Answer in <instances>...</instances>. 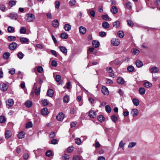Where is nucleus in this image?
I'll list each match as a JSON object with an SVG mask.
<instances>
[{"label":"nucleus","instance_id":"obj_48","mask_svg":"<svg viewBox=\"0 0 160 160\" xmlns=\"http://www.w3.org/2000/svg\"><path fill=\"white\" fill-rule=\"evenodd\" d=\"M73 150V146H71L69 147L67 149V151L68 152V153H70L72 152V151Z\"/></svg>","mask_w":160,"mask_h":160},{"label":"nucleus","instance_id":"obj_9","mask_svg":"<svg viewBox=\"0 0 160 160\" xmlns=\"http://www.w3.org/2000/svg\"><path fill=\"white\" fill-rule=\"evenodd\" d=\"M89 116L92 118H94L96 116V112L93 110H91L89 112Z\"/></svg>","mask_w":160,"mask_h":160},{"label":"nucleus","instance_id":"obj_10","mask_svg":"<svg viewBox=\"0 0 160 160\" xmlns=\"http://www.w3.org/2000/svg\"><path fill=\"white\" fill-rule=\"evenodd\" d=\"M143 86L146 88H149L152 86V84L149 82H146L143 84Z\"/></svg>","mask_w":160,"mask_h":160},{"label":"nucleus","instance_id":"obj_60","mask_svg":"<svg viewBox=\"0 0 160 160\" xmlns=\"http://www.w3.org/2000/svg\"><path fill=\"white\" fill-rule=\"evenodd\" d=\"M55 8L58 9L60 5V2L58 1H56L55 2Z\"/></svg>","mask_w":160,"mask_h":160},{"label":"nucleus","instance_id":"obj_33","mask_svg":"<svg viewBox=\"0 0 160 160\" xmlns=\"http://www.w3.org/2000/svg\"><path fill=\"white\" fill-rule=\"evenodd\" d=\"M8 39L9 41H13L16 40V37L14 36H9L8 37Z\"/></svg>","mask_w":160,"mask_h":160},{"label":"nucleus","instance_id":"obj_63","mask_svg":"<svg viewBox=\"0 0 160 160\" xmlns=\"http://www.w3.org/2000/svg\"><path fill=\"white\" fill-rule=\"evenodd\" d=\"M46 155L48 157H49L52 155V152L50 150L47 151L46 152Z\"/></svg>","mask_w":160,"mask_h":160},{"label":"nucleus","instance_id":"obj_21","mask_svg":"<svg viewBox=\"0 0 160 160\" xmlns=\"http://www.w3.org/2000/svg\"><path fill=\"white\" fill-rule=\"evenodd\" d=\"M59 48L61 51L63 53L65 54L67 53V49L66 47L64 46H60Z\"/></svg>","mask_w":160,"mask_h":160},{"label":"nucleus","instance_id":"obj_25","mask_svg":"<svg viewBox=\"0 0 160 160\" xmlns=\"http://www.w3.org/2000/svg\"><path fill=\"white\" fill-rule=\"evenodd\" d=\"M120 26V22L117 20L115 21L113 23V26L114 28H118Z\"/></svg>","mask_w":160,"mask_h":160},{"label":"nucleus","instance_id":"obj_19","mask_svg":"<svg viewBox=\"0 0 160 160\" xmlns=\"http://www.w3.org/2000/svg\"><path fill=\"white\" fill-rule=\"evenodd\" d=\"M131 53L134 55H138L139 53V51L135 48L132 49L131 51Z\"/></svg>","mask_w":160,"mask_h":160},{"label":"nucleus","instance_id":"obj_23","mask_svg":"<svg viewBox=\"0 0 160 160\" xmlns=\"http://www.w3.org/2000/svg\"><path fill=\"white\" fill-rule=\"evenodd\" d=\"M111 11L112 13L116 14L118 12L117 8L116 6H113L112 7Z\"/></svg>","mask_w":160,"mask_h":160},{"label":"nucleus","instance_id":"obj_32","mask_svg":"<svg viewBox=\"0 0 160 160\" xmlns=\"http://www.w3.org/2000/svg\"><path fill=\"white\" fill-rule=\"evenodd\" d=\"M10 17L12 19L16 20L18 18V16L17 14L12 13L10 15Z\"/></svg>","mask_w":160,"mask_h":160},{"label":"nucleus","instance_id":"obj_43","mask_svg":"<svg viewBox=\"0 0 160 160\" xmlns=\"http://www.w3.org/2000/svg\"><path fill=\"white\" fill-rule=\"evenodd\" d=\"M16 1L11 0L9 2V5L10 6L12 7L16 4Z\"/></svg>","mask_w":160,"mask_h":160},{"label":"nucleus","instance_id":"obj_51","mask_svg":"<svg viewBox=\"0 0 160 160\" xmlns=\"http://www.w3.org/2000/svg\"><path fill=\"white\" fill-rule=\"evenodd\" d=\"M105 110L107 112L109 113L111 112V108L109 105H107L105 107Z\"/></svg>","mask_w":160,"mask_h":160},{"label":"nucleus","instance_id":"obj_45","mask_svg":"<svg viewBox=\"0 0 160 160\" xmlns=\"http://www.w3.org/2000/svg\"><path fill=\"white\" fill-rule=\"evenodd\" d=\"M17 56L18 58L20 59H21L23 58L24 56V54L23 53H22L21 52H18L17 54Z\"/></svg>","mask_w":160,"mask_h":160},{"label":"nucleus","instance_id":"obj_62","mask_svg":"<svg viewBox=\"0 0 160 160\" xmlns=\"http://www.w3.org/2000/svg\"><path fill=\"white\" fill-rule=\"evenodd\" d=\"M76 3L75 0H70L69 2V4L72 6H74Z\"/></svg>","mask_w":160,"mask_h":160},{"label":"nucleus","instance_id":"obj_27","mask_svg":"<svg viewBox=\"0 0 160 160\" xmlns=\"http://www.w3.org/2000/svg\"><path fill=\"white\" fill-rule=\"evenodd\" d=\"M41 87H37L34 91L36 95H38L40 94V92Z\"/></svg>","mask_w":160,"mask_h":160},{"label":"nucleus","instance_id":"obj_44","mask_svg":"<svg viewBox=\"0 0 160 160\" xmlns=\"http://www.w3.org/2000/svg\"><path fill=\"white\" fill-rule=\"evenodd\" d=\"M102 18L103 19L106 21L109 20V16L107 14L102 15Z\"/></svg>","mask_w":160,"mask_h":160},{"label":"nucleus","instance_id":"obj_42","mask_svg":"<svg viewBox=\"0 0 160 160\" xmlns=\"http://www.w3.org/2000/svg\"><path fill=\"white\" fill-rule=\"evenodd\" d=\"M69 100V97L68 96L65 95L63 98V100L64 102L68 103Z\"/></svg>","mask_w":160,"mask_h":160},{"label":"nucleus","instance_id":"obj_18","mask_svg":"<svg viewBox=\"0 0 160 160\" xmlns=\"http://www.w3.org/2000/svg\"><path fill=\"white\" fill-rule=\"evenodd\" d=\"M64 28L66 31H68L71 29V26L68 24H66L64 25Z\"/></svg>","mask_w":160,"mask_h":160},{"label":"nucleus","instance_id":"obj_14","mask_svg":"<svg viewBox=\"0 0 160 160\" xmlns=\"http://www.w3.org/2000/svg\"><path fill=\"white\" fill-rule=\"evenodd\" d=\"M79 30L80 32L82 34H85L86 32V28L83 26L80 27L79 28Z\"/></svg>","mask_w":160,"mask_h":160},{"label":"nucleus","instance_id":"obj_64","mask_svg":"<svg viewBox=\"0 0 160 160\" xmlns=\"http://www.w3.org/2000/svg\"><path fill=\"white\" fill-rule=\"evenodd\" d=\"M128 23V25L131 27H132L133 25V23L132 21L131 20H128L127 21Z\"/></svg>","mask_w":160,"mask_h":160},{"label":"nucleus","instance_id":"obj_55","mask_svg":"<svg viewBox=\"0 0 160 160\" xmlns=\"http://www.w3.org/2000/svg\"><path fill=\"white\" fill-rule=\"evenodd\" d=\"M125 143H123L122 141H121L119 144V147L120 148H122V149H124V146Z\"/></svg>","mask_w":160,"mask_h":160},{"label":"nucleus","instance_id":"obj_2","mask_svg":"<svg viewBox=\"0 0 160 160\" xmlns=\"http://www.w3.org/2000/svg\"><path fill=\"white\" fill-rule=\"evenodd\" d=\"M64 118V115L62 112H60L58 113L56 117L57 120L60 121L63 120Z\"/></svg>","mask_w":160,"mask_h":160},{"label":"nucleus","instance_id":"obj_61","mask_svg":"<svg viewBox=\"0 0 160 160\" xmlns=\"http://www.w3.org/2000/svg\"><path fill=\"white\" fill-rule=\"evenodd\" d=\"M38 72L40 73H41L43 71V68L41 66H39L37 68Z\"/></svg>","mask_w":160,"mask_h":160},{"label":"nucleus","instance_id":"obj_46","mask_svg":"<svg viewBox=\"0 0 160 160\" xmlns=\"http://www.w3.org/2000/svg\"><path fill=\"white\" fill-rule=\"evenodd\" d=\"M136 144V143L135 142H131L129 143L128 148H131L135 146Z\"/></svg>","mask_w":160,"mask_h":160},{"label":"nucleus","instance_id":"obj_59","mask_svg":"<svg viewBox=\"0 0 160 160\" xmlns=\"http://www.w3.org/2000/svg\"><path fill=\"white\" fill-rule=\"evenodd\" d=\"M61 79V76L59 75H56L55 78V80L57 82H59L60 81Z\"/></svg>","mask_w":160,"mask_h":160},{"label":"nucleus","instance_id":"obj_6","mask_svg":"<svg viewBox=\"0 0 160 160\" xmlns=\"http://www.w3.org/2000/svg\"><path fill=\"white\" fill-rule=\"evenodd\" d=\"M6 105L9 107L12 106L14 104V101L12 99H9L6 101Z\"/></svg>","mask_w":160,"mask_h":160},{"label":"nucleus","instance_id":"obj_26","mask_svg":"<svg viewBox=\"0 0 160 160\" xmlns=\"http://www.w3.org/2000/svg\"><path fill=\"white\" fill-rule=\"evenodd\" d=\"M20 41L21 42L23 43H28L29 41V40L28 38L23 37L21 38H20Z\"/></svg>","mask_w":160,"mask_h":160},{"label":"nucleus","instance_id":"obj_47","mask_svg":"<svg viewBox=\"0 0 160 160\" xmlns=\"http://www.w3.org/2000/svg\"><path fill=\"white\" fill-rule=\"evenodd\" d=\"M75 141L76 144L78 145H80L81 142V140L79 138H76Z\"/></svg>","mask_w":160,"mask_h":160},{"label":"nucleus","instance_id":"obj_56","mask_svg":"<svg viewBox=\"0 0 160 160\" xmlns=\"http://www.w3.org/2000/svg\"><path fill=\"white\" fill-rule=\"evenodd\" d=\"M62 158L64 160H68L69 158V156L68 154H65L62 156Z\"/></svg>","mask_w":160,"mask_h":160},{"label":"nucleus","instance_id":"obj_3","mask_svg":"<svg viewBox=\"0 0 160 160\" xmlns=\"http://www.w3.org/2000/svg\"><path fill=\"white\" fill-rule=\"evenodd\" d=\"M8 87L7 84L3 82H2L0 84V89L1 91L3 92L6 91L7 90Z\"/></svg>","mask_w":160,"mask_h":160},{"label":"nucleus","instance_id":"obj_28","mask_svg":"<svg viewBox=\"0 0 160 160\" xmlns=\"http://www.w3.org/2000/svg\"><path fill=\"white\" fill-rule=\"evenodd\" d=\"M25 133L24 132H21L18 135V137L19 139H22L24 137Z\"/></svg>","mask_w":160,"mask_h":160},{"label":"nucleus","instance_id":"obj_49","mask_svg":"<svg viewBox=\"0 0 160 160\" xmlns=\"http://www.w3.org/2000/svg\"><path fill=\"white\" fill-rule=\"evenodd\" d=\"M95 144H93V146L95 145V146L96 148H98L100 146V144L99 142L97 141V139L95 141Z\"/></svg>","mask_w":160,"mask_h":160},{"label":"nucleus","instance_id":"obj_17","mask_svg":"<svg viewBox=\"0 0 160 160\" xmlns=\"http://www.w3.org/2000/svg\"><path fill=\"white\" fill-rule=\"evenodd\" d=\"M136 65L137 67L140 68L143 65L142 62L139 60H137L135 62Z\"/></svg>","mask_w":160,"mask_h":160},{"label":"nucleus","instance_id":"obj_15","mask_svg":"<svg viewBox=\"0 0 160 160\" xmlns=\"http://www.w3.org/2000/svg\"><path fill=\"white\" fill-rule=\"evenodd\" d=\"M102 27L104 29L108 28L110 27L109 23L107 22H104L102 24Z\"/></svg>","mask_w":160,"mask_h":160},{"label":"nucleus","instance_id":"obj_16","mask_svg":"<svg viewBox=\"0 0 160 160\" xmlns=\"http://www.w3.org/2000/svg\"><path fill=\"white\" fill-rule=\"evenodd\" d=\"M11 132L9 130L7 131L5 133V138L6 139H8L11 137Z\"/></svg>","mask_w":160,"mask_h":160},{"label":"nucleus","instance_id":"obj_7","mask_svg":"<svg viewBox=\"0 0 160 160\" xmlns=\"http://www.w3.org/2000/svg\"><path fill=\"white\" fill-rule=\"evenodd\" d=\"M150 72L152 73H156L158 72L159 69L156 67H153L152 68H150Z\"/></svg>","mask_w":160,"mask_h":160},{"label":"nucleus","instance_id":"obj_24","mask_svg":"<svg viewBox=\"0 0 160 160\" xmlns=\"http://www.w3.org/2000/svg\"><path fill=\"white\" fill-rule=\"evenodd\" d=\"M92 45L94 47L97 48L99 46L100 43L98 41H93L92 42Z\"/></svg>","mask_w":160,"mask_h":160},{"label":"nucleus","instance_id":"obj_39","mask_svg":"<svg viewBox=\"0 0 160 160\" xmlns=\"http://www.w3.org/2000/svg\"><path fill=\"white\" fill-rule=\"evenodd\" d=\"M112 120L114 122H116L118 120V118L115 115H112L111 117Z\"/></svg>","mask_w":160,"mask_h":160},{"label":"nucleus","instance_id":"obj_34","mask_svg":"<svg viewBox=\"0 0 160 160\" xmlns=\"http://www.w3.org/2000/svg\"><path fill=\"white\" fill-rule=\"evenodd\" d=\"M10 54L8 52H6L4 53L3 55V58L6 60L8 59L9 57Z\"/></svg>","mask_w":160,"mask_h":160},{"label":"nucleus","instance_id":"obj_57","mask_svg":"<svg viewBox=\"0 0 160 160\" xmlns=\"http://www.w3.org/2000/svg\"><path fill=\"white\" fill-rule=\"evenodd\" d=\"M106 82L107 84H112L113 83V81L111 79H107L106 80Z\"/></svg>","mask_w":160,"mask_h":160},{"label":"nucleus","instance_id":"obj_11","mask_svg":"<svg viewBox=\"0 0 160 160\" xmlns=\"http://www.w3.org/2000/svg\"><path fill=\"white\" fill-rule=\"evenodd\" d=\"M138 111L136 109H132L131 113L132 114L133 117L137 116L138 114Z\"/></svg>","mask_w":160,"mask_h":160},{"label":"nucleus","instance_id":"obj_29","mask_svg":"<svg viewBox=\"0 0 160 160\" xmlns=\"http://www.w3.org/2000/svg\"><path fill=\"white\" fill-rule=\"evenodd\" d=\"M47 94L50 97H52L53 95V91L52 89L48 90L47 92Z\"/></svg>","mask_w":160,"mask_h":160},{"label":"nucleus","instance_id":"obj_22","mask_svg":"<svg viewBox=\"0 0 160 160\" xmlns=\"http://www.w3.org/2000/svg\"><path fill=\"white\" fill-rule=\"evenodd\" d=\"M138 91L139 93L141 95L144 94L146 92V90L144 88H140Z\"/></svg>","mask_w":160,"mask_h":160},{"label":"nucleus","instance_id":"obj_58","mask_svg":"<svg viewBox=\"0 0 160 160\" xmlns=\"http://www.w3.org/2000/svg\"><path fill=\"white\" fill-rule=\"evenodd\" d=\"M52 66L54 67H56L57 65V62L55 60H52L51 62Z\"/></svg>","mask_w":160,"mask_h":160},{"label":"nucleus","instance_id":"obj_20","mask_svg":"<svg viewBox=\"0 0 160 160\" xmlns=\"http://www.w3.org/2000/svg\"><path fill=\"white\" fill-rule=\"evenodd\" d=\"M49 112L47 108H44L41 111V113L43 115H46L48 114Z\"/></svg>","mask_w":160,"mask_h":160},{"label":"nucleus","instance_id":"obj_41","mask_svg":"<svg viewBox=\"0 0 160 160\" xmlns=\"http://www.w3.org/2000/svg\"><path fill=\"white\" fill-rule=\"evenodd\" d=\"M14 28L12 26H8V31L9 33H12L14 32Z\"/></svg>","mask_w":160,"mask_h":160},{"label":"nucleus","instance_id":"obj_8","mask_svg":"<svg viewBox=\"0 0 160 160\" xmlns=\"http://www.w3.org/2000/svg\"><path fill=\"white\" fill-rule=\"evenodd\" d=\"M102 92L103 94L105 95H108L109 94V91L108 88L105 86L102 87Z\"/></svg>","mask_w":160,"mask_h":160},{"label":"nucleus","instance_id":"obj_31","mask_svg":"<svg viewBox=\"0 0 160 160\" xmlns=\"http://www.w3.org/2000/svg\"><path fill=\"white\" fill-rule=\"evenodd\" d=\"M60 37L62 39H66L68 38V35L66 32H63L61 34Z\"/></svg>","mask_w":160,"mask_h":160},{"label":"nucleus","instance_id":"obj_52","mask_svg":"<svg viewBox=\"0 0 160 160\" xmlns=\"http://www.w3.org/2000/svg\"><path fill=\"white\" fill-rule=\"evenodd\" d=\"M5 121V118L4 116H1L0 117V122L3 123Z\"/></svg>","mask_w":160,"mask_h":160},{"label":"nucleus","instance_id":"obj_1","mask_svg":"<svg viewBox=\"0 0 160 160\" xmlns=\"http://www.w3.org/2000/svg\"><path fill=\"white\" fill-rule=\"evenodd\" d=\"M25 20L29 22H32L35 19V15L32 13H27L25 17Z\"/></svg>","mask_w":160,"mask_h":160},{"label":"nucleus","instance_id":"obj_5","mask_svg":"<svg viewBox=\"0 0 160 160\" xmlns=\"http://www.w3.org/2000/svg\"><path fill=\"white\" fill-rule=\"evenodd\" d=\"M112 44L114 46H117L120 44V42L118 39H112L111 41Z\"/></svg>","mask_w":160,"mask_h":160},{"label":"nucleus","instance_id":"obj_35","mask_svg":"<svg viewBox=\"0 0 160 160\" xmlns=\"http://www.w3.org/2000/svg\"><path fill=\"white\" fill-rule=\"evenodd\" d=\"M127 70L130 72H132L134 71V68L132 66L130 65L127 67Z\"/></svg>","mask_w":160,"mask_h":160},{"label":"nucleus","instance_id":"obj_13","mask_svg":"<svg viewBox=\"0 0 160 160\" xmlns=\"http://www.w3.org/2000/svg\"><path fill=\"white\" fill-rule=\"evenodd\" d=\"M52 25L54 28H57L59 25L58 21L57 19L53 20L52 22Z\"/></svg>","mask_w":160,"mask_h":160},{"label":"nucleus","instance_id":"obj_37","mask_svg":"<svg viewBox=\"0 0 160 160\" xmlns=\"http://www.w3.org/2000/svg\"><path fill=\"white\" fill-rule=\"evenodd\" d=\"M132 102L134 105L136 106H138L139 104V101L137 98H134L132 100Z\"/></svg>","mask_w":160,"mask_h":160},{"label":"nucleus","instance_id":"obj_4","mask_svg":"<svg viewBox=\"0 0 160 160\" xmlns=\"http://www.w3.org/2000/svg\"><path fill=\"white\" fill-rule=\"evenodd\" d=\"M17 46V44L16 42H12L9 44V48L11 50H13L16 49Z\"/></svg>","mask_w":160,"mask_h":160},{"label":"nucleus","instance_id":"obj_38","mask_svg":"<svg viewBox=\"0 0 160 160\" xmlns=\"http://www.w3.org/2000/svg\"><path fill=\"white\" fill-rule=\"evenodd\" d=\"M118 35L119 38H122L124 37V34L122 31H119L118 32Z\"/></svg>","mask_w":160,"mask_h":160},{"label":"nucleus","instance_id":"obj_30","mask_svg":"<svg viewBox=\"0 0 160 160\" xmlns=\"http://www.w3.org/2000/svg\"><path fill=\"white\" fill-rule=\"evenodd\" d=\"M32 104V101L28 100L25 103V105L26 107L28 108H30L31 107Z\"/></svg>","mask_w":160,"mask_h":160},{"label":"nucleus","instance_id":"obj_40","mask_svg":"<svg viewBox=\"0 0 160 160\" xmlns=\"http://www.w3.org/2000/svg\"><path fill=\"white\" fill-rule=\"evenodd\" d=\"M26 32V29L25 27H22L20 30V32L21 34H25Z\"/></svg>","mask_w":160,"mask_h":160},{"label":"nucleus","instance_id":"obj_54","mask_svg":"<svg viewBox=\"0 0 160 160\" xmlns=\"http://www.w3.org/2000/svg\"><path fill=\"white\" fill-rule=\"evenodd\" d=\"M42 104L44 106H47L48 104V100L46 99H44L42 101Z\"/></svg>","mask_w":160,"mask_h":160},{"label":"nucleus","instance_id":"obj_36","mask_svg":"<svg viewBox=\"0 0 160 160\" xmlns=\"http://www.w3.org/2000/svg\"><path fill=\"white\" fill-rule=\"evenodd\" d=\"M126 8L129 9H130L132 8V3L130 2H128L125 4Z\"/></svg>","mask_w":160,"mask_h":160},{"label":"nucleus","instance_id":"obj_50","mask_svg":"<svg viewBox=\"0 0 160 160\" xmlns=\"http://www.w3.org/2000/svg\"><path fill=\"white\" fill-rule=\"evenodd\" d=\"M32 123L31 122H29L26 124V128H30L32 127Z\"/></svg>","mask_w":160,"mask_h":160},{"label":"nucleus","instance_id":"obj_12","mask_svg":"<svg viewBox=\"0 0 160 160\" xmlns=\"http://www.w3.org/2000/svg\"><path fill=\"white\" fill-rule=\"evenodd\" d=\"M117 81L118 83L121 84H123L125 83L124 79L122 77H118L117 79Z\"/></svg>","mask_w":160,"mask_h":160},{"label":"nucleus","instance_id":"obj_53","mask_svg":"<svg viewBox=\"0 0 160 160\" xmlns=\"http://www.w3.org/2000/svg\"><path fill=\"white\" fill-rule=\"evenodd\" d=\"M98 121L102 122L104 121V117L102 115H99L98 116Z\"/></svg>","mask_w":160,"mask_h":160}]
</instances>
